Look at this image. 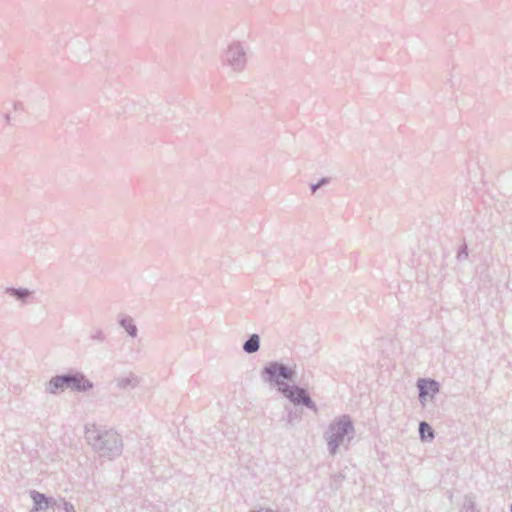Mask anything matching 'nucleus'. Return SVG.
<instances>
[{"label":"nucleus","instance_id":"nucleus-1","mask_svg":"<svg viewBox=\"0 0 512 512\" xmlns=\"http://www.w3.org/2000/svg\"><path fill=\"white\" fill-rule=\"evenodd\" d=\"M279 390L294 404H304L307 407H312L313 403L311 399L306 394L305 390L298 388L296 386H280Z\"/></svg>","mask_w":512,"mask_h":512},{"label":"nucleus","instance_id":"nucleus-7","mask_svg":"<svg viewBox=\"0 0 512 512\" xmlns=\"http://www.w3.org/2000/svg\"><path fill=\"white\" fill-rule=\"evenodd\" d=\"M259 348V338L257 335L251 336V338L244 344V350L248 353L256 352Z\"/></svg>","mask_w":512,"mask_h":512},{"label":"nucleus","instance_id":"nucleus-4","mask_svg":"<svg viewBox=\"0 0 512 512\" xmlns=\"http://www.w3.org/2000/svg\"><path fill=\"white\" fill-rule=\"evenodd\" d=\"M67 388L76 391H85L92 387L91 383L84 376H66Z\"/></svg>","mask_w":512,"mask_h":512},{"label":"nucleus","instance_id":"nucleus-6","mask_svg":"<svg viewBox=\"0 0 512 512\" xmlns=\"http://www.w3.org/2000/svg\"><path fill=\"white\" fill-rule=\"evenodd\" d=\"M334 435L341 437L343 434L348 433L352 427L348 421H339L332 427Z\"/></svg>","mask_w":512,"mask_h":512},{"label":"nucleus","instance_id":"nucleus-10","mask_svg":"<svg viewBox=\"0 0 512 512\" xmlns=\"http://www.w3.org/2000/svg\"><path fill=\"white\" fill-rule=\"evenodd\" d=\"M135 328L132 329V331L130 332L131 336H135Z\"/></svg>","mask_w":512,"mask_h":512},{"label":"nucleus","instance_id":"nucleus-9","mask_svg":"<svg viewBox=\"0 0 512 512\" xmlns=\"http://www.w3.org/2000/svg\"><path fill=\"white\" fill-rule=\"evenodd\" d=\"M33 501L37 508L41 509L43 507H46L48 505L47 499L43 494H40L38 492H34L32 494Z\"/></svg>","mask_w":512,"mask_h":512},{"label":"nucleus","instance_id":"nucleus-2","mask_svg":"<svg viewBox=\"0 0 512 512\" xmlns=\"http://www.w3.org/2000/svg\"><path fill=\"white\" fill-rule=\"evenodd\" d=\"M265 371L270 376V381H274L279 385V387L283 386L280 383V378L289 379L293 376V371L291 369L277 363L270 364L266 367Z\"/></svg>","mask_w":512,"mask_h":512},{"label":"nucleus","instance_id":"nucleus-5","mask_svg":"<svg viewBox=\"0 0 512 512\" xmlns=\"http://www.w3.org/2000/svg\"><path fill=\"white\" fill-rule=\"evenodd\" d=\"M66 376H57L53 378L49 383V391L56 393L58 390H64L67 388Z\"/></svg>","mask_w":512,"mask_h":512},{"label":"nucleus","instance_id":"nucleus-3","mask_svg":"<svg viewBox=\"0 0 512 512\" xmlns=\"http://www.w3.org/2000/svg\"><path fill=\"white\" fill-rule=\"evenodd\" d=\"M418 388L421 402H425L427 397H433L438 392V384L432 380H419Z\"/></svg>","mask_w":512,"mask_h":512},{"label":"nucleus","instance_id":"nucleus-8","mask_svg":"<svg viewBox=\"0 0 512 512\" xmlns=\"http://www.w3.org/2000/svg\"><path fill=\"white\" fill-rule=\"evenodd\" d=\"M419 432L422 439L431 440L434 437L433 430L429 424L426 422H421L419 427Z\"/></svg>","mask_w":512,"mask_h":512}]
</instances>
